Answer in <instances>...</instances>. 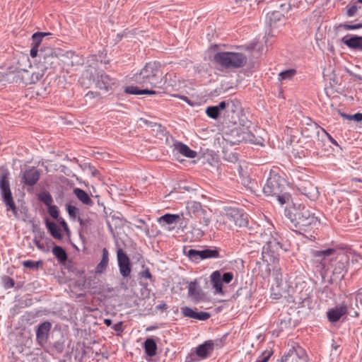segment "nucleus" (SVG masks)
<instances>
[{"label": "nucleus", "instance_id": "1", "mask_svg": "<svg viewBox=\"0 0 362 362\" xmlns=\"http://www.w3.org/2000/svg\"><path fill=\"white\" fill-rule=\"evenodd\" d=\"M323 267L329 265L332 269V275L328 284L332 285L337 279L342 280L348 272L350 265V257L347 252L338 251L334 248L315 250L311 252Z\"/></svg>", "mask_w": 362, "mask_h": 362}, {"label": "nucleus", "instance_id": "2", "mask_svg": "<svg viewBox=\"0 0 362 362\" xmlns=\"http://www.w3.org/2000/svg\"><path fill=\"white\" fill-rule=\"evenodd\" d=\"M285 216L289 219L293 230L299 233H310L317 228L320 219L305 205L295 204L286 208L284 211Z\"/></svg>", "mask_w": 362, "mask_h": 362}, {"label": "nucleus", "instance_id": "3", "mask_svg": "<svg viewBox=\"0 0 362 362\" xmlns=\"http://www.w3.org/2000/svg\"><path fill=\"white\" fill-rule=\"evenodd\" d=\"M262 190L265 196L275 198L281 206L288 203L291 199L288 182L281 175L278 168L270 170Z\"/></svg>", "mask_w": 362, "mask_h": 362}, {"label": "nucleus", "instance_id": "4", "mask_svg": "<svg viewBox=\"0 0 362 362\" xmlns=\"http://www.w3.org/2000/svg\"><path fill=\"white\" fill-rule=\"evenodd\" d=\"M134 81L141 87L165 89L166 80L164 79L161 64L158 62L146 63L139 73L133 77Z\"/></svg>", "mask_w": 362, "mask_h": 362}, {"label": "nucleus", "instance_id": "5", "mask_svg": "<svg viewBox=\"0 0 362 362\" xmlns=\"http://www.w3.org/2000/svg\"><path fill=\"white\" fill-rule=\"evenodd\" d=\"M227 219L235 223L239 228H244L245 233L250 235L257 233L259 226L252 220H250L249 215L242 209L230 207L226 209Z\"/></svg>", "mask_w": 362, "mask_h": 362}, {"label": "nucleus", "instance_id": "6", "mask_svg": "<svg viewBox=\"0 0 362 362\" xmlns=\"http://www.w3.org/2000/svg\"><path fill=\"white\" fill-rule=\"evenodd\" d=\"M214 61L225 69H238L245 66L247 58L240 52H218L214 54Z\"/></svg>", "mask_w": 362, "mask_h": 362}, {"label": "nucleus", "instance_id": "7", "mask_svg": "<svg viewBox=\"0 0 362 362\" xmlns=\"http://www.w3.org/2000/svg\"><path fill=\"white\" fill-rule=\"evenodd\" d=\"M281 240V237L276 233L271 235L262 247V257L264 262L268 264L275 263L279 260V250H287L284 247Z\"/></svg>", "mask_w": 362, "mask_h": 362}, {"label": "nucleus", "instance_id": "8", "mask_svg": "<svg viewBox=\"0 0 362 362\" xmlns=\"http://www.w3.org/2000/svg\"><path fill=\"white\" fill-rule=\"evenodd\" d=\"M9 172L4 170L0 175V190L2 201L6 207V211H11L16 219H19L18 209L13 201L8 180Z\"/></svg>", "mask_w": 362, "mask_h": 362}, {"label": "nucleus", "instance_id": "9", "mask_svg": "<svg viewBox=\"0 0 362 362\" xmlns=\"http://www.w3.org/2000/svg\"><path fill=\"white\" fill-rule=\"evenodd\" d=\"M115 247L119 274L124 279L129 278L132 270L131 259L117 242L115 244Z\"/></svg>", "mask_w": 362, "mask_h": 362}, {"label": "nucleus", "instance_id": "10", "mask_svg": "<svg viewBox=\"0 0 362 362\" xmlns=\"http://www.w3.org/2000/svg\"><path fill=\"white\" fill-rule=\"evenodd\" d=\"M233 108H235L233 100H227L220 102L217 105L208 106L205 112L209 118L217 119L223 115L224 110L233 111Z\"/></svg>", "mask_w": 362, "mask_h": 362}, {"label": "nucleus", "instance_id": "11", "mask_svg": "<svg viewBox=\"0 0 362 362\" xmlns=\"http://www.w3.org/2000/svg\"><path fill=\"white\" fill-rule=\"evenodd\" d=\"M93 81L98 88L106 92L113 90L115 86H117V79L111 77L103 71H98Z\"/></svg>", "mask_w": 362, "mask_h": 362}, {"label": "nucleus", "instance_id": "12", "mask_svg": "<svg viewBox=\"0 0 362 362\" xmlns=\"http://www.w3.org/2000/svg\"><path fill=\"white\" fill-rule=\"evenodd\" d=\"M298 191L308 199L315 201L320 196L317 187L308 180H303L296 185Z\"/></svg>", "mask_w": 362, "mask_h": 362}, {"label": "nucleus", "instance_id": "13", "mask_svg": "<svg viewBox=\"0 0 362 362\" xmlns=\"http://www.w3.org/2000/svg\"><path fill=\"white\" fill-rule=\"evenodd\" d=\"M38 47H35L32 45L30 51V55L32 58H35L37 56L39 57L43 58L45 64H54L53 60H57V55L54 54L53 49L52 48H45L40 49H38Z\"/></svg>", "mask_w": 362, "mask_h": 362}, {"label": "nucleus", "instance_id": "14", "mask_svg": "<svg viewBox=\"0 0 362 362\" xmlns=\"http://www.w3.org/2000/svg\"><path fill=\"white\" fill-rule=\"evenodd\" d=\"M40 170L36 167H28L23 173L21 182L25 185L33 187L40 178Z\"/></svg>", "mask_w": 362, "mask_h": 362}, {"label": "nucleus", "instance_id": "15", "mask_svg": "<svg viewBox=\"0 0 362 362\" xmlns=\"http://www.w3.org/2000/svg\"><path fill=\"white\" fill-rule=\"evenodd\" d=\"M347 314V305L345 302H342L339 305L329 309L327 312V317L329 322L334 323L338 322L341 317Z\"/></svg>", "mask_w": 362, "mask_h": 362}, {"label": "nucleus", "instance_id": "16", "mask_svg": "<svg viewBox=\"0 0 362 362\" xmlns=\"http://www.w3.org/2000/svg\"><path fill=\"white\" fill-rule=\"evenodd\" d=\"M52 327L49 321H45L38 325L36 329V341L38 344L43 346L47 343Z\"/></svg>", "mask_w": 362, "mask_h": 362}, {"label": "nucleus", "instance_id": "17", "mask_svg": "<svg viewBox=\"0 0 362 362\" xmlns=\"http://www.w3.org/2000/svg\"><path fill=\"white\" fill-rule=\"evenodd\" d=\"M181 313L185 317L195 319L200 321H206L211 317V314L208 312H198L197 308L192 309L187 306L182 307Z\"/></svg>", "mask_w": 362, "mask_h": 362}, {"label": "nucleus", "instance_id": "18", "mask_svg": "<svg viewBox=\"0 0 362 362\" xmlns=\"http://www.w3.org/2000/svg\"><path fill=\"white\" fill-rule=\"evenodd\" d=\"M288 18L287 14L279 12V10H273L267 14L266 23L271 29L276 28L282 24V21Z\"/></svg>", "mask_w": 362, "mask_h": 362}, {"label": "nucleus", "instance_id": "19", "mask_svg": "<svg viewBox=\"0 0 362 362\" xmlns=\"http://www.w3.org/2000/svg\"><path fill=\"white\" fill-rule=\"evenodd\" d=\"M310 122L306 124V127L302 128L301 134L305 138H313L316 135L317 139V145H320V134L322 131V127H320L317 123L313 122L310 119H309Z\"/></svg>", "mask_w": 362, "mask_h": 362}, {"label": "nucleus", "instance_id": "20", "mask_svg": "<svg viewBox=\"0 0 362 362\" xmlns=\"http://www.w3.org/2000/svg\"><path fill=\"white\" fill-rule=\"evenodd\" d=\"M31 230L34 234V238L33 240V243L35 245L38 250H43L44 243H42L41 240H45L47 238L44 229L40 227L39 223L33 222Z\"/></svg>", "mask_w": 362, "mask_h": 362}, {"label": "nucleus", "instance_id": "21", "mask_svg": "<svg viewBox=\"0 0 362 362\" xmlns=\"http://www.w3.org/2000/svg\"><path fill=\"white\" fill-rule=\"evenodd\" d=\"M341 42L352 50L362 51V36L346 35L341 38Z\"/></svg>", "mask_w": 362, "mask_h": 362}, {"label": "nucleus", "instance_id": "22", "mask_svg": "<svg viewBox=\"0 0 362 362\" xmlns=\"http://www.w3.org/2000/svg\"><path fill=\"white\" fill-rule=\"evenodd\" d=\"M293 355H298L300 359L304 361L305 358V350L299 344H296L286 351L280 360L284 362H287L290 358H293Z\"/></svg>", "mask_w": 362, "mask_h": 362}, {"label": "nucleus", "instance_id": "23", "mask_svg": "<svg viewBox=\"0 0 362 362\" xmlns=\"http://www.w3.org/2000/svg\"><path fill=\"white\" fill-rule=\"evenodd\" d=\"M124 93L130 95H156L161 94L162 93H165L166 91H156L150 88L141 87V88H139L137 86H128L125 87Z\"/></svg>", "mask_w": 362, "mask_h": 362}, {"label": "nucleus", "instance_id": "24", "mask_svg": "<svg viewBox=\"0 0 362 362\" xmlns=\"http://www.w3.org/2000/svg\"><path fill=\"white\" fill-rule=\"evenodd\" d=\"M271 6L274 8V10H279V13L284 14H288L292 7L298 6L293 0H273Z\"/></svg>", "mask_w": 362, "mask_h": 362}, {"label": "nucleus", "instance_id": "25", "mask_svg": "<svg viewBox=\"0 0 362 362\" xmlns=\"http://www.w3.org/2000/svg\"><path fill=\"white\" fill-rule=\"evenodd\" d=\"M30 71L26 69H19L18 71L11 77V83H18L27 86L30 84Z\"/></svg>", "mask_w": 362, "mask_h": 362}, {"label": "nucleus", "instance_id": "26", "mask_svg": "<svg viewBox=\"0 0 362 362\" xmlns=\"http://www.w3.org/2000/svg\"><path fill=\"white\" fill-rule=\"evenodd\" d=\"M228 117V123L233 125L242 126L244 129H248L250 127L252 122L247 118L245 114L242 113L240 110L238 115L234 114Z\"/></svg>", "mask_w": 362, "mask_h": 362}, {"label": "nucleus", "instance_id": "27", "mask_svg": "<svg viewBox=\"0 0 362 362\" xmlns=\"http://www.w3.org/2000/svg\"><path fill=\"white\" fill-rule=\"evenodd\" d=\"M214 351L213 340H208L203 344H199L196 348V355L202 359H205L210 356Z\"/></svg>", "mask_w": 362, "mask_h": 362}, {"label": "nucleus", "instance_id": "28", "mask_svg": "<svg viewBox=\"0 0 362 362\" xmlns=\"http://www.w3.org/2000/svg\"><path fill=\"white\" fill-rule=\"evenodd\" d=\"M188 296L192 298V300L197 303L203 300L204 293L198 285L197 281H191L188 286Z\"/></svg>", "mask_w": 362, "mask_h": 362}, {"label": "nucleus", "instance_id": "29", "mask_svg": "<svg viewBox=\"0 0 362 362\" xmlns=\"http://www.w3.org/2000/svg\"><path fill=\"white\" fill-rule=\"evenodd\" d=\"M45 223L46 228L53 238L59 240H62L63 234L59 224H57L54 221H51L49 218H45Z\"/></svg>", "mask_w": 362, "mask_h": 362}, {"label": "nucleus", "instance_id": "30", "mask_svg": "<svg viewBox=\"0 0 362 362\" xmlns=\"http://www.w3.org/2000/svg\"><path fill=\"white\" fill-rule=\"evenodd\" d=\"M52 252L59 264L67 267L68 262H71V261L69 260L68 254L63 247L54 245L52 249Z\"/></svg>", "mask_w": 362, "mask_h": 362}, {"label": "nucleus", "instance_id": "31", "mask_svg": "<svg viewBox=\"0 0 362 362\" xmlns=\"http://www.w3.org/2000/svg\"><path fill=\"white\" fill-rule=\"evenodd\" d=\"M318 297L321 300L326 303L332 300H334L336 293L332 288L329 285L323 286L322 288L318 290Z\"/></svg>", "mask_w": 362, "mask_h": 362}, {"label": "nucleus", "instance_id": "32", "mask_svg": "<svg viewBox=\"0 0 362 362\" xmlns=\"http://www.w3.org/2000/svg\"><path fill=\"white\" fill-rule=\"evenodd\" d=\"M73 193L83 204L88 206H92L94 204L93 199L85 190L76 187L74 189Z\"/></svg>", "mask_w": 362, "mask_h": 362}, {"label": "nucleus", "instance_id": "33", "mask_svg": "<svg viewBox=\"0 0 362 362\" xmlns=\"http://www.w3.org/2000/svg\"><path fill=\"white\" fill-rule=\"evenodd\" d=\"M211 282L213 288L215 289L216 293L223 294V280L221 277V273L220 271H214L211 274Z\"/></svg>", "mask_w": 362, "mask_h": 362}, {"label": "nucleus", "instance_id": "34", "mask_svg": "<svg viewBox=\"0 0 362 362\" xmlns=\"http://www.w3.org/2000/svg\"><path fill=\"white\" fill-rule=\"evenodd\" d=\"M144 349L146 356L151 358L155 356L156 355L158 349L156 340L151 337L147 338L144 341Z\"/></svg>", "mask_w": 362, "mask_h": 362}, {"label": "nucleus", "instance_id": "35", "mask_svg": "<svg viewBox=\"0 0 362 362\" xmlns=\"http://www.w3.org/2000/svg\"><path fill=\"white\" fill-rule=\"evenodd\" d=\"M57 335L59 337L52 342V350L55 351L57 354H61L63 352L66 345V338L63 333L60 331L57 332Z\"/></svg>", "mask_w": 362, "mask_h": 362}, {"label": "nucleus", "instance_id": "36", "mask_svg": "<svg viewBox=\"0 0 362 362\" xmlns=\"http://www.w3.org/2000/svg\"><path fill=\"white\" fill-rule=\"evenodd\" d=\"M109 262V252L106 247L102 250V257L100 262L95 267V272L98 274L103 273L107 268Z\"/></svg>", "mask_w": 362, "mask_h": 362}, {"label": "nucleus", "instance_id": "37", "mask_svg": "<svg viewBox=\"0 0 362 362\" xmlns=\"http://www.w3.org/2000/svg\"><path fill=\"white\" fill-rule=\"evenodd\" d=\"M222 250L220 247L209 246L204 248V259H218L223 258L224 255L221 252Z\"/></svg>", "mask_w": 362, "mask_h": 362}, {"label": "nucleus", "instance_id": "38", "mask_svg": "<svg viewBox=\"0 0 362 362\" xmlns=\"http://www.w3.org/2000/svg\"><path fill=\"white\" fill-rule=\"evenodd\" d=\"M293 301L298 305V308H307L310 310L313 308V299L307 293L302 294L299 297H296Z\"/></svg>", "mask_w": 362, "mask_h": 362}, {"label": "nucleus", "instance_id": "39", "mask_svg": "<svg viewBox=\"0 0 362 362\" xmlns=\"http://www.w3.org/2000/svg\"><path fill=\"white\" fill-rule=\"evenodd\" d=\"M175 149L180 153L189 158H194L197 155L195 151L192 150L187 145L181 142L175 145Z\"/></svg>", "mask_w": 362, "mask_h": 362}, {"label": "nucleus", "instance_id": "40", "mask_svg": "<svg viewBox=\"0 0 362 362\" xmlns=\"http://www.w3.org/2000/svg\"><path fill=\"white\" fill-rule=\"evenodd\" d=\"M194 218H195L197 220L196 221L203 227H207L211 221V211H209L205 209L200 214H198L197 216L194 217Z\"/></svg>", "mask_w": 362, "mask_h": 362}, {"label": "nucleus", "instance_id": "41", "mask_svg": "<svg viewBox=\"0 0 362 362\" xmlns=\"http://www.w3.org/2000/svg\"><path fill=\"white\" fill-rule=\"evenodd\" d=\"M191 239L193 240H200L205 234V230L200 226L197 221H194L191 226Z\"/></svg>", "mask_w": 362, "mask_h": 362}, {"label": "nucleus", "instance_id": "42", "mask_svg": "<svg viewBox=\"0 0 362 362\" xmlns=\"http://www.w3.org/2000/svg\"><path fill=\"white\" fill-rule=\"evenodd\" d=\"M180 221V215L174 214H165L158 218V222L160 224L164 223L165 224L170 225L174 223H179Z\"/></svg>", "mask_w": 362, "mask_h": 362}, {"label": "nucleus", "instance_id": "43", "mask_svg": "<svg viewBox=\"0 0 362 362\" xmlns=\"http://www.w3.org/2000/svg\"><path fill=\"white\" fill-rule=\"evenodd\" d=\"M187 209L192 218H194L205 209L199 202H192L188 203Z\"/></svg>", "mask_w": 362, "mask_h": 362}, {"label": "nucleus", "instance_id": "44", "mask_svg": "<svg viewBox=\"0 0 362 362\" xmlns=\"http://www.w3.org/2000/svg\"><path fill=\"white\" fill-rule=\"evenodd\" d=\"M241 184L253 193H256L257 182L248 176L241 177Z\"/></svg>", "mask_w": 362, "mask_h": 362}, {"label": "nucleus", "instance_id": "45", "mask_svg": "<svg viewBox=\"0 0 362 362\" xmlns=\"http://www.w3.org/2000/svg\"><path fill=\"white\" fill-rule=\"evenodd\" d=\"M142 267L144 268V271L140 272L139 273V276L141 279L140 285L141 286H143L144 288H146L147 286H148V284L147 282H144L142 281V279L144 278V279H149L150 281H151V282H153L155 281V279H154L152 274L151 273L148 267H145L144 265H143Z\"/></svg>", "mask_w": 362, "mask_h": 362}, {"label": "nucleus", "instance_id": "46", "mask_svg": "<svg viewBox=\"0 0 362 362\" xmlns=\"http://www.w3.org/2000/svg\"><path fill=\"white\" fill-rule=\"evenodd\" d=\"M297 71L295 69H288L281 71L279 74L278 79L282 82L284 81H291L293 77L296 75Z\"/></svg>", "mask_w": 362, "mask_h": 362}, {"label": "nucleus", "instance_id": "47", "mask_svg": "<svg viewBox=\"0 0 362 362\" xmlns=\"http://www.w3.org/2000/svg\"><path fill=\"white\" fill-rule=\"evenodd\" d=\"M43 261L42 260H38V261H34L31 259L25 260L22 262V265L27 269H32V270H38L40 268H42L43 267Z\"/></svg>", "mask_w": 362, "mask_h": 362}, {"label": "nucleus", "instance_id": "48", "mask_svg": "<svg viewBox=\"0 0 362 362\" xmlns=\"http://www.w3.org/2000/svg\"><path fill=\"white\" fill-rule=\"evenodd\" d=\"M250 141L252 144H257V138L253 134H250L249 133H245L241 137L238 136V139L235 141H230L232 144H238L243 141Z\"/></svg>", "mask_w": 362, "mask_h": 362}, {"label": "nucleus", "instance_id": "49", "mask_svg": "<svg viewBox=\"0 0 362 362\" xmlns=\"http://www.w3.org/2000/svg\"><path fill=\"white\" fill-rule=\"evenodd\" d=\"M49 33L37 32L32 35V45L35 47H40L42 39L47 35H49Z\"/></svg>", "mask_w": 362, "mask_h": 362}, {"label": "nucleus", "instance_id": "50", "mask_svg": "<svg viewBox=\"0 0 362 362\" xmlns=\"http://www.w3.org/2000/svg\"><path fill=\"white\" fill-rule=\"evenodd\" d=\"M233 103H234L235 106V108H233V111H227V110H224L223 112V116L226 123H228L227 116L230 117L233 115V113L238 115L239 112L240 111V103L238 100H233Z\"/></svg>", "mask_w": 362, "mask_h": 362}, {"label": "nucleus", "instance_id": "51", "mask_svg": "<svg viewBox=\"0 0 362 362\" xmlns=\"http://www.w3.org/2000/svg\"><path fill=\"white\" fill-rule=\"evenodd\" d=\"M292 318L290 316H285L279 319L278 328L279 332H284L285 329L291 327Z\"/></svg>", "mask_w": 362, "mask_h": 362}, {"label": "nucleus", "instance_id": "52", "mask_svg": "<svg viewBox=\"0 0 362 362\" xmlns=\"http://www.w3.org/2000/svg\"><path fill=\"white\" fill-rule=\"evenodd\" d=\"M47 69L46 64H45V69L41 70H37V71H31L30 72V84H35L37 81H39L45 75V70Z\"/></svg>", "mask_w": 362, "mask_h": 362}, {"label": "nucleus", "instance_id": "53", "mask_svg": "<svg viewBox=\"0 0 362 362\" xmlns=\"http://www.w3.org/2000/svg\"><path fill=\"white\" fill-rule=\"evenodd\" d=\"M38 199L47 206H49L53 202L52 197L48 192H41L38 196Z\"/></svg>", "mask_w": 362, "mask_h": 362}, {"label": "nucleus", "instance_id": "54", "mask_svg": "<svg viewBox=\"0 0 362 362\" xmlns=\"http://www.w3.org/2000/svg\"><path fill=\"white\" fill-rule=\"evenodd\" d=\"M66 210L69 216V217L72 219H77L79 216L80 210L76 206L71 205L70 204H66Z\"/></svg>", "mask_w": 362, "mask_h": 362}, {"label": "nucleus", "instance_id": "55", "mask_svg": "<svg viewBox=\"0 0 362 362\" xmlns=\"http://www.w3.org/2000/svg\"><path fill=\"white\" fill-rule=\"evenodd\" d=\"M339 114L344 119L350 121H355L357 122L362 121V113L357 112L354 115H349L344 112H341L340 110H339Z\"/></svg>", "mask_w": 362, "mask_h": 362}, {"label": "nucleus", "instance_id": "56", "mask_svg": "<svg viewBox=\"0 0 362 362\" xmlns=\"http://www.w3.org/2000/svg\"><path fill=\"white\" fill-rule=\"evenodd\" d=\"M184 253L191 261L197 263L200 262L197 250L189 249L186 251L185 249H184Z\"/></svg>", "mask_w": 362, "mask_h": 362}, {"label": "nucleus", "instance_id": "57", "mask_svg": "<svg viewBox=\"0 0 362 362\" xmlns=\"http://www.w3.org/2000/svg\"><path fill=\"white\" fill-rule=\"evenodd\" d=\"M134 226L136 228L144 231L146 235H149V227L144 220L137 219Z\"/></svg>", "mask_w": 362, "mask_h": 362}, {"label": "nucleus", "instance_id": "58", "mask_svg": "<svg viewBox=\"0 0 362 362\" xmlns=\"http://www.w3.org/2000/svg\"><path fill=\"white\" fill-rule=\"evenodd\" d=\"M47 211L49 216L57 221L62 218L59 216V209L57 206L51 204L49 206H47Z\"/></svg>", "mask_w": 362, "mask_h": 362}, {"label": "nucleus", "instance_id": "59", "mask_svg": "<svg viewBox=\"0 0 362 362\" xmlns=\"http://www.w3.org/2000/svg\"><path fill=\"white\" fill-rule=\"evenodd\" d=\"M358 3L357 1L354 2L353 4H348L346 7V15L349 17H351L356 15L357 11L360 9L361 7L358 6Z\"/></svg>", "mask_w": 362, "mask_h": 362}, {"label": "nucleus", "instance_id": "60", "mask_svg": "<svg viewBox=\"0 0 362 362\" xmlns=\"http://www.w3.org/2000/svg\"><path fill=\"white\" fill-rule=\"evenodd\" d=\"M320 144L322 143L325 139H328L332 144L338 146V144L337 141L330 135L323 128L322 129V131L320 134Z\"/></svg>", "mask_w": 362, "mask_h": 362}, {"label": "nucleus", "instance_id": "61", "mask_svg": "<svg viewBox=\"0 0 362 362\" xmlns=\"http://www.w3.org/2000/svg\"><path fill=\"white\" fill-rule=\"evenodd\" d=\"M57 222L59 223L62 230H63L66 235L70 238L71 232L66 221L63 218H60Z\"/></svg>", "mask_w": 362, "mask_h": 362}, {"label": "nucleus", "instance_id": "62", "mask_svg": "<svg viewBox=\"0 0 362 362\" xmlns=\"http://www.w3.org/2000/svg\"><path fill=\"white\" fill-rule=\"evenodd\" d=\"M228 333H226L222 336V337L219 339H216L213 341L214 348L216 346L217 348H221L226 344V339L228 337Z\"/></svg>", "mask_w": 362, "mask_h": 362}, {"label": "nucleus", "instance_id": "63", "mask_svg": "<svg viewBox=\"0 0 362 362\" xmlns=\"http://www.w3.org/2000/svg\"><path fill=\"white\" fill-rule=\"evenodd\" d=\"M54 245H57L50 238L47 237L45 239L44 250L42 251L44 252H48Z\"/></svg>", "mask_w": 362, "mask_h": 362}, {"label": "nucleus", "instance_id": "64", "mask_svg": "<svg viewBox=\"0 0 362 362\" xmlns=\"http://www.w3.org/2000/svg\"><path fill=\"white\" fill-rule=\"evenodd\" d=\"M340 28H343L346 30H357L362 28V23L357 24H349L344 23L339 25Z\"/></svg>", "mask_w": 362, "mask_h": 362}]
</instances>
